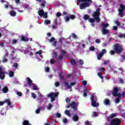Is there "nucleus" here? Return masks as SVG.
<instances>
[{
  "instance_id": "nucleus-33",
  "label": "nucleus",
  "mask_w": 125,
  "mask_h": 125,
  "mask_svg": "<svg viewBox=\"0 0 125 125\" xmlns=\"http://www.w3.org/2000/svg\"><path fill=\"white\" fill-rule=\"evenodd\" d=\"M79 1L81 2H92V0H78Z\"/></svg>"
},
{
  "instance_id": "nucleus-7",
  "label": "nucleus",
  "mask_w": 125,
  "mask_h": 125,
  "mask_svg": "<svg viewBox=\"0 0 125 125\" xmlns=\"http://www.w3.org/2000/svg\"><path fill=\"white\" fill-rule=\"evenodd\" d=\"M39 16H43L45 18H47V14L46 13H44V11L42 9H40L38 12Z\"/></svg>"
},
{
  "instance_id": "nucleus-24",
  "label": "nucleus",
  "mask_w": 125,
  "mask_h": 125,
  "mask_svg": "<svg viewBox=\"0 0 125 125\" xmlns=\"http://www.w3.org/2000/svg\"><path fill=\"white\" fill-rule=\"evenodd\" d=\"M21 40L22 41V42H29V39L26 38L25 36H21Z\"/></svg>"
},
{
  "instance_id": "nucleus-60",
  "label": "nucleus",
  "mask_w": 125,
  "mask_h": 125,
  "mask_svg": "<svg viewBox=\"0 0 125 125\" xmlns=\"http://www.w3.org/2000/svg\"><path fill=\"white\" fill-rule=\"evenodd\" d=\"M56 16L57 17H60L61 16V13L58 12L56 13Z\"/></svg>"
},
{
  "instance_id": "nucleus-31",
  "label": "nucleus",
  "mask_w": 125,
  "mask_h": 125,
  "mask_svg": "<svg viewBox=\"0 0 125 125\" xmlns=\"http://www.w3.org/2000/svg\"><path fill=\"white\" fill-rule=\"evenodd\" d=\"M2 91L3 93H7V92L8 91V88H7V87H5L3 88Z\"/></svg>"
},
{
  "instance_id": "nucleus-64",
  "label": "nucleus",
  "mask_w": 125,
  "mask_h": 125,
  "mask_svg": "<svg viewBox=\"0 0 125 125\" xmlns=\"http://www.w3.org/2000/svg\"><path fill=\"white\" fill-rule=\"evenodd\" d=\"M85 125H91V124H90V123L87 121L85 122Z\"/></svg>"
},
{
  "instance_id": "nucleus-22",
  "label": "nucleus",
  "mask_w": 125,
  "mask_h": 125,
  "mask_svg": "<svg viewBox=\"0 0 125 125\" xmlns=\"http://www.w3.org/2000/svg\"><path fill=\"white\" fill-rule=\"evenodd\" d=\"M103 54L102 53L100 52L97 56L98 60H101V58L103 57Z\"/></svg>"
},
{
  "instance_id": "nucleus-5",
  "label": "nucleus",
  "mask_w": 125,
  "mask_h": 125,
  "mask_svg": "<svg viewBox=\"0 0 125 125\" xmlns=\"http://www.w3.org/2000/svg\"><path fill=\"white\" fill-rule=\"evenodd\" d=\"M71 107L76 111L77 108H78V104L76 102H72L71 104H69L67 106H66V108H70Z\"/></svg>"
},
{
  "instance_id": "nucleus-1",
  "label": "nucleus",
  "mask_w": 125,
  "mask_h": 125,
  "mask_svg": "<svg viewBox=\"0 0 125 125\" xmlns=\"http://www.w3.org/2000/svg\"><path fill=\"white\" fill-rule=\"evenodd\" d=\"M100 8H98L96 9V11H94L93 13L92 14V17L93 18H91L89 19V22H90L91 23V26L93 27H94V22H96L98 23L100 22L101 20H100Z\"/></svg>"
},
{
  "instance_id": "nucleus-62",
  "label": "nucleus",
  "mask_w": 125,
  "mask_h": 125,
  "mask_svg": "<svg viewBox=\"0 0 125 125\" xmlns=\"http://www.w3.org/2000/svg\"><path fill=\"white\" fill-rule=\"evenodd\" d=\"M120 101V98H117L115 100V102L116 104L119 103Z\"/></svg>"
},
{
  "instance_id": "nucleus-25",
  "label": "nucleus",
  "mask_w": 125,
  "mask_h": 125,
  "mask_svg": "<svg viewBox=\"0 0 125 125\" xmlns=\"http://www.w3.org/2000/svg\"><path fill=\"white\" fill-rule=\"evenodd\" d=\"M64 113L68 116V117H71V113L70 112V110H65L64 111Z\"/></svg>"
},
{
  "instance_id": "nucleus-17",
  "label": "nucleus",
  "mask_w": 125,
  "mask_h": 125,
  "mask_svg": "<svg viewBox=\"0 0 125 125\" xmlns=\"http://www.w3.org/2000/svg\"><path fill=\"white\" fill-rule=\"evenodd\" d=\"M87 92H88V89L87 88L83 90V97H86L87 96Z\"/></svg>"
},
{
  "instance_id": "nucleus-23",
  "label": "nucleus",
  "mask_w": 125,
  "mask_h": 125,
  "mask_svg": "<svg viewBox=\"0 0 125 125\" xmlns=\"http://www.w3.org/2000/svg\"><path fill=\"white\" fill-rule=\"evenodd\" d=\"M16 12H15L14 10H12L10 11V15L12 16V17H14V16H16Z\"/></svg>"
},
{
  "instance_id": "nucleus-34",
  "label": "nucleus",
  "mask_w": 125,
  "mask_h": 125,
  "mask_svg": "<svg viewBox=\"0 0 125 125\" xmlns=\"http://www.w3.org/2000/svg\"><path fill=\"white\" fill-rule=\"evenodd\" d=\"M98 76L100 78V79H101V80H103V79H104V77L102 76V74L101 72L98 73Z\"/></svg>"
},
{
  "instance_id": "nucleus-44",
  "label": "nucleus",
  "mask_w": 125,
  "mask_h": 125,
  "mask_svg": "<svg viewBox=\"0 0 125 125\" xmlns=\"http://www.w3.org/2000/svg\"><path fill=\"white\" fill-rule=\"evenodd\" d=\"M36 54H39V55H42V50H39V51L36 52Z\"/></svg>"
},
{
  "instance_id": "nucleus-20",
  "label": "nucleus",
  "mask_w": 125,
  "mask_h": 125,
  "mask_svg": "<svg viewBox=\"0 0 125 125\" xmlns=\"http://www.w3.org/2000/svg\"><path fill=\"white\" fill-rule=\"evenodd\" d=\"M104 105H109L110 104V100L108 99H105L104 101Z\"/></svg>"
},
{
  "instance_id": "nucleus-35",
  "label": "nucleus",
  "mask_w": 125,
  "mask_h": 125,
  "mask_svg": "<svg viewBox=\"0 0 125 125\" xmlns=\"http://www.w3.org/2000/svg\"><path fill=\"white\" fill-rule=\"evenodd\" d=\"M44 23L45 25H49V24H50V21L48 20H45L44 21Z\"/></svg>"
},
{
  "instance_id": "nucleus-47",
  "label": "nucleus",
  "mask_w": 125,
  "mask_h": 125,
  "mask_svg": "<svg viewBox=\"0 0 125 125\" xmlns=\"http://www.w3.org/2000/svg\"><path fill=\"white\" fill-rule=\"evenodd\" d=\"M63 40H65V38H60L59 39V42H60V43H62L63 42Z\"/></svg>"
},
{
  "instance_id": "nucleus-27",
  "label": "nucleus",
  "mask_w": 125,
  "mask_h": 125,
  "mask_svg": "<svg viewBox=\"0 0 125 125\" xmlns=\"http://www.w3.org/2000/svg\"><path fill=\"white\" fill-rule=\"evenodd\" d=\"M115 117H117V114L112 113L109 117H108V118L109 119H113V118H115Z\"/></svg>"
},
{
  "instance_id": "nucleus-39",
  "label": "nucleus",
  "mask_w": 125,
  "mask_h": 125,
  "mask_svg": "<svg viewBox=\"0 0 125 125\" xmlns=\"http://www.w3.org/2000/svg\"><path fill=\"white\" fill-rule=\"evenodd\" d=\"M76 18V16L74 15H70L69 16V19H71V20H74Z\"/></svg>"
},
{
  "instance_id": "nucleus-14",
  "label": "nucleus",
  "mask_w": 125,
  "mask_h": 125,
  "mask_svg": "<svg viewBox=\"0 0 125 125\" xmlns=\"http://www.w3.org/2000/svg\"><path fill=\"white\" fill-rule=\"evenodd\" d=\"M120 8L118 9V11H125V6L124 4H121L120 5Z\"/></svg>"
},
{
  "instance_id": "nucleus-10",
  "label": "nucleus",
  "mask_w": 125,
  "mask_h": 125,
  "mask_svg": "<svg viewBox=\"0 0 125 125\" xmlns=\"http://www.w3.org/2000/svg\"><path fill=\"white\" fill-rule=\"evenodd\" d=\"M90 4L88 2H84V3L81 4L80 5V9H84L85 7H87L89 6Z\"/></svg>"
},
{
  "instance_id": "nucleus-58",
  "label": "nucleus",
  "mask_w": 125,
  "mask_h": 125,
  "mask_svg": "<svg viewBox=\"0 0 125 125\" xmlns=\"http://www.w3.org/2000/svg\"><path fill=\"white\" fill-rule=\"evenodd\" d=\"M95 42L96 43H100V42H101V41L100 40V39H97L95 40Z\"/></svg>"
},
{
  "instance_id": "nucleus-49",
  "label": "nucleus",
  "mask_w": 125,
  "mask_h": 125,
  "mask_svg": "<svg viewBox=\"0 0 125 125\" xmlns=\"http://www.w3.org/2000/svg\"><path fill=\"white\" fill-rule=\"evenodd\" d=\"M55 41V38L52 37L50 40H49V42H54Z\"/></svg>"
},
{
  "instance_id": "nucleus-54",
  "label": "nucleus",
  "mask_w": 125,
  "mask_h": 125,
  "mask_svg": "<svg viewBox=\"0 0 125 125\" xmlns=\"http://www.w3.org/2000/svg\"><path fill=\"white\" fill-rule=\"evenodd\" d=\"M115 23L117 24V26H121V22H120L119 21H116Z\"/></svg>"
},
{
  "instance_id": "nucleus-53",
  "label": "nucleus",
  "mask_w": 125,
  "mask_h": 125,
  "mask_svg": "<svg viewBox=\"0 0 125 125\" xmlns=\"http://www.w3.org/2000/svg\"><path fill=\"white\" fill-rule=\"evenodd\" d=\"M56 118H61V114L57 113Z\"/></svg>"
},
{
  "instance_id": "nucleus-28",
  "label": "nucleus",
  "mask_w": 125,
  "mask_h": 125,
  "mask_svg": "<svg viewBox=\"0 0 125 125\" xmlns=\"http://www.w3.org/2000/svg\"><path fill=\"white\" fill-rule=\"evenodd\" d=\"M9 76L10 78L14 77V72L12 71H10L9 72Z\"/></svg>"
},
{
  "instance_id": "nucleus-43",
  "label": "nucleus",
  "mask_w": 125,
  "mask_h": 125,
  "mask_svg": "<svg viewBox=\"0 0 125 125\" xmlns=\"http://www.w3.org/2000/svg\"><path fill=\"white\" fill-rule=\"evenodd\" d=\"M64 20H65V22H68V21H70V17H64Z\"/></svg>"
},
{
  "instance_id": "nucleus-38",
  "label": "nucleus",
  "mask_w": 125,
  "mask_h": 125,
  "mask_svg": "<svg viewBox=\"0 0 125 125\" xmlns=\"http://www.w3.org/2000/svg\"><path fill=\"white\" fill-rule=\"evenodd\" d=\"M109 23H103V28H107V27H109Z\"/></svg>"
},
{
  "instance_id": "nucleus-50",
  "label": "nucleus",
  "mask_w": 125,
  "mask_h": 125,
  "mask_svg": "<svg viewBox=\"0 0 125 125\" xmlns=\"http://www.w3.org/2000/svg\"><path fill=\"white\" fill-rule=\"evenodd\" d=\"M119 83H122L123 84L124 83L125 81H124V80H123V79L120 78L119 79Z\"/></svg>"
},
{
  "instance_id": "nucleus-29",
  "label": "nucleus",
  "mask_w": 125,
  "mask_h": 125,
  "mask_svg": "<svg viewBox=\"0 0 125 125\" xmlns=\"http://www.w3.org/2000/svg\"><path fill=\"white\" fill-rule=\"evenodd\" d=\"M83 18H84V20H88L89 21V19H90L89 18V15L87 14L84 15Z\"/></svg>"
},
{
  "instance_id": "nucleus-13",
  "label": "nucleus",
  "mask_w": 125,
  "mask_h": 125,
  "mask_svg": "<svg viewBox=\"0 0 125 125\" xmlns=\"http://www.w3.org/2000/svg\"><path fill=\"white\" fill-rule=\"evenodd\" d=\"M4 103H7L8 106H10V108H13V105L11 104V102H10V100H6L4 101Z\"/></svg>"
},
{
  "instance_id": "nucleus-12",
  "label": "nucleus",
  "mask_w": 125,
  "mask_h": 125,
  "mask_svg": "<svg viewBox=\"0 0 125 125\" xmlns=\"http://www.w3.org/2000/svg\"><path fill=\"white\" fill-rule=\"evenodd\" d=\"M119 92V89L117 87H115L113 89V91L112 92V94L113 96H115Z\"/></svg>"
},
{
  "instance_id": "nucleus-36",
  "label": "nucleus",
  "mask_w": 125,
  "mask_h": 125,
  "mask_svg": "<svg viewBox=\"0 0 125 125\" xmlns=\"http://www.w3.org/2000/svg\"><path fill=\"white\" fill-rule=\"evenodd\" d=\"M51 108H52V104H49L47 106V110H51Z\"/></svg>"
},
{
  "instance_id": "nucleus-55",
  "label": "nucleus",
  "mask_w": 125,
  "mask_h": 125,
  "mask_svg": "<svg viewBox=\"0 0 125 125\" xmlns=\"http://www.w3.org/2000/svg\"><path fill=\"white\" fill-rule=\"evenodd\" d=\"M18 66H19L18 63H14L13 67L14 68H18Z\"/></svg>"
},
{
  "instance_id": "nucleus-57",
  "label": "nucleus",
  "mask_w": 125,
  "mask_h": 125,
  "mask_svg": "<svg viewBox=\"0 0 125 125\" xmlns=\"http://www.w3.org/2000/svg\"><path fill=\"white\" fill-rule=\"evenodd\" d=\"M79 62L80 65H83V60H80Z\"/></svg>"
},
{
  "instance_id": "nucleus-3",
  "label": "nucleus",
  "mask_w": 125,
  "mask_h": 125,
  "mask_svg": "<svg viewBox=\"0 0 125 125\" xmlns=\"http://www.w3.org/2000/svg\"><path fill=\"white\" fill-rule=\"evenodd\" d=\"M90 100L91 101V105L92 107H94L95 108H98V107H99V103H97L96 101L94 100V96L93 95H91Z\"/></svg>"
},
{
  "instance_id": "nucleus-51",
  "label": "nucleus",
  "mask_w": 125,
  "mask_h": 125,
  "mask_svg": "<svg viewBox=\"0 0 125 125\" xmlns=\"http://www.w3.org/2000/svg\"><path fill=\"white\" fill-rule=\"evenodd\" d=\"M12 43L13 44H15V43H17V40L15 39H13L12 41Z\"/></svg>"
},
{
  "instance_id": "nucleus-21",
  "label": "nucleus",
  "mask_w": 125,
  "mask_h": 125,
  "mask_svg": "<svg viewBox=\"0 0 125 125\" xmlns=\"http://www.w3.org/2000/svg\"><path fill=\"white\" fill-rule=\"evenodd\" d=\"M118 15L120 16V17H121V18H123L124 16H125V14H124V11H118Z\"/></svg>"
},
{
  "instance_id": "nucleus-40",
  "label": "nucleus",
  "mask_w": 125,
  "mask_h": 125,
  "mask_svg": "<svg viewBox=\"0 0 125 125\" xmlns=\"http://www.w3.org/2000/svg\"><path fill=\"white\" fill-rule=\"evenodd\" d=\"M62 58H63V56L62 55H60L58 56V60H59V61H61L62 60Z\"/></svg>"
},
{
  "instance_id": "nucleus-59",
  "label": "nucleus",
  "mask_w": 125,
  "mask_h": 125,
  "mask_svg": "<svg viewBox=\"0 0 125 125\" xmlns=\"http://www.w3.org/2000/svg\"><path fill=\"white\" fill-rule=\"evenodd\" d=\"M40 112H41V109L40 108H38L36 110V114H40Z\"/></svg>"
},
{
  "instance_id": "nucleus-48",
  "label": "nucleus",
  "mask_w": 125,
  "mask_h": 125,
  "mask_svg": "<svg viewBox=\"0 0 125 125\" xmlns=\"http://www.w3.org/2000/svg\"><path fill=\"white\" fill-rule=\"evenodd\" d=\"M62 122L63 124H67V123H68V119H67V118H64Z\"/></svg>"
},
{
  "instance_id": "nucleus-45",
  "label": "nucleus",
  "mask_w": 125,
  "mask_h": 125,
  "mask_svg": "<svg viewBox=\"0 0 125 125\" xmlns=\"http://www.w3.org/2000/svg\"><path fill=\"white\" fill-rule=\"evenodd\" d=\"M110 63V61L109 60H106L104 61V65H107V64H109Z\"/></svg>"
},
{
  "instance_id": "nucleus-37",
  "label": "nucleus",
  "mask_w": 125,
  "mask_h": 125,
  "mask_svg": "<svg viewBox=\"0 0 125 125\" xmlns=\"http://www.w3.org/2000/svg\"><path fill=\"white\" fill-rule=\"evenodd\" d=\"M89 50L90 51H94V50H95V47H94V46H92L89 47Z\"/></svg>"
},
{
  "instance_id": "nucleus-63",
  "label": "nucleus",
  "mask_w": 125,
  "mask_h": 125,
  "mask_svg": "<svg viewBox=\"0 0 125 125\" xmlns=\"http://www.w3.org/2000/svg\"><path fill=\"white\" fill-rule=\"evenodd\" d=\"M17 94L19 96H22V93L21 92H17Z\"/></svg>"
},
{
  "instance_id": "nucleus-4",
  "label": "nucleus",
  "mask_w": 125,
  "mask_h": 125,
  "mask_svg": "<svg viewBox=\"0 0 125 125\" xmlns=\"http://www.w3.org/2000/svg\"><path fill=\"white\" fill-rule=\"evenodd\" d=\"M59 95V93L56 92H51L48 95V98H51L52 102H53L55 100V97H57Z\"/></svg>"
},
{
  "instance_id": "nucleus-42",
  "label": "nucleus",
  "mask_w": 125,
  "mask_h": 125,
  "mask_svg": "<svg viewBox=\"0 0 125 125\" xmlns=\"http://www.w3.org/2000/svg\"><path fill=\"white\" fill-rule=\"evenodd\" d=\"M55 85L56 87H58V86L60 85V83H59V82H56L55 83Z\"/></svg>"
},
{
  "instance_id": "nucleus-41",
  "label": "nucleus",
  "mask_w": 125,
  "mask_h": 125,
  "mask_svg": "<svg viewBox=\"0 0 125 125\" xmlns=\"http://www.w3.org/2000/svg\"><path fill=\"white\" fill-rule=\"evenodd\" d=\"M101 53H102L103 55H104V54H105V53H107V50H106V49H103L102 50V52H100Z\"/></svg>"
},
{
  "instance_id": "nucleus-8",
  "label": "nucleus",
  "mask_w": 125,
  "mask_h": 125,
  "mask_svg": "<svg viewBox=\"0 0 125 125\" xmlns=\"http://www.w3.org/2000/svg\"><path fill=\"white\" fill-rule=\"evenodd\" d=\"M76 83V82H71L69 85V83H68V82H65L64 85L65 86H67V89H70V88H72V86L75 85Z\"/></svg>"
},
{
  "instance_id": "nucleus-11",
  "label": "nucleus",
  "mask_w": 125,
  "mask_h": 125,
  "mask_svg": "<svg viewBox=\"0 0 125 125\" xmlns=\"http://www.w3.org/2000/svg\"><path fill=\"white\" fill-rule=\"evenodd\" d=\"M102 32L103 35H107L110 33V30L109 29H106L105 28H103L102 29Z\"/></svg>"
},
{
  "instance_id": "nucleus-30",
  "label": "nucleus",
  "mask_w": 125,
  "mask_h": 125,
  "mask_svg": "<svg viewBox=\"0 0 125 125\" xmlns=\"http://www.w3.org/2000/svg\"><path fill=\"white\" fill-rule=\"evenodd\" d=\"M95 117H98V114L96 112H94L92 113V117L95 118Z\"/></svg>"
},
{
  "instance_id": "nucleus-56",
  "label": "nucleus",
  "mask_w": 125,
  "mask_h": 125,
  "mask_svg": "<svg viewBox=\"0 0 125 125\" xmlns=\"http://www.w3.org/2000/svg\"><path fill=\"white\" fill-rule=\"evenodd\" d=\"M8 60L6 59L5 58L2 59V63H4V62H7Z\"/></svg>"
},
{
  "instance_id": "nucleus-6",
  "label": "nucleus",
  "mask_w": 125,
  "mask_h": 125,
  "mask_svg": "<svg viewBox=\"0 0 125 125\" xmlns=\"http://www.w3.org/2000/svg\"><path fill=\"white\" fill-rule=\"evenodd\" d=\"M121 125V120L119 118H114L111 121L110 125Z\"/></svg>"
},
{
  "instance_id": "nucleus-32",
  "label": "nucleus",
  "mask_w": 125,
  "mask_h": 125,
  "mask_svg": "<svg viewBox=\"0 0 125 125\" xmlns=\"http://www.w3.org/2000/svg\"><path fill=\"white\" fill-rule=\"evenodd\" d=\"M118 37L119 38H120V39H123V38L125 39V34H123L122 33H119Z\"/></svg>"
},
{
  "instance_id": "nucleus-16",
  "label": "nucleus",
  "mask_w": 125,
  "mask_h": 125,
  "mask_svg": "<svg viewBox=\"0 0 125 125\" xmlns=\"http://www.w3.org/2000/svg\"><path fill=\"white\" fill-rule=\"evenodd\" d=\"M40 2V6L41 7H45V5L46 4V1L45 0H42Z\"/></svg>"
},
{
  "instance_id": "nucleus-26",
  "label": "nucleus",
  "mask_w": 125,
  "mask_h": 125,
  "mask_svg": "<svg viewBox=\"0 0 125 125\" xmlns=\"http://www.w3.org/2000/svg\"><path fill=\"white\" fill-rule=\"evenodd\" d=\"M22 125H31V124H30V123H29V121L24 120L22 122Z\"/></svg>"
},
{
  "instance_id": "nucleus-46",
  "label": "nucleus",
  "mask_w": 125,
  "mask_h": 125,
  "mask_svg": "<svg viewBox=\"0 0 125 125\" xmlns=\"http://www.w3.org/2000/svg\"><path fill=\"white\" fill-rule=\"evenodd\" d=\"M99 71L100 72H103L104 71H105V68L104 67H100L99 69Z\"/></svg>"
},
{
  "instance_id": "nucleus-19",
  "label": "nucleus",
  "mask_w": 125,
  "mask_h": 125,
  "mask_svg": "<svg viewBox=\"0 0 125 125\" xmlns=\"http://www.w3.org/2000/svg\"><path fill=\"white\" fill-rule=\"evenodd\" d=\"M70 63L73 66H76L77 65V62H76V61L74 59H70Z\"/></svg>"
},
{
  "instance_id": "nucleus-2",
  "label": "nucleus",
  "mask_w": 125,
  "mask_h": 125,
  "mask_svg": "<svg viewBox=\"0 0 125 125\" xmlns=\"http://www.w3.org/2000/svg\"><path fill=\"white\" fill-rule=\"evenodd\" d=\"M113 50L110 51V54L111 55H114L115 53L117 54H121L124 51V47L123 45L119 43H116L113 46Z\"/></svg>"
},
{
  "instance_id": "nucleus-18",
  "label": "nucleus",
  "mask_w": 125,
  "mask_h": 125,
  "mask_svg": "<svg viewBox=\"0 0 125 125\" xmlns=\"http://www.w3.org/2000/svg\"><path fill=\"white\" fill-rule=\"evenodd\" d=\"M26 81L28 82V83L29 85H32V83H33V81L31 80V78L30 77L26 78Z\"/></svg>"
},
{
  "instance_id": "nucleus-15",
  "label": "nucleus",
  "mask_w": 125,
  "mask_h": 125,
  "mask_svg": "<svg viewBox=\"0 0 125 125\" xmlns=\"http://www.w3.org/2000/svg\"><path fill=\"white\" fill-rule=\"evenodd\" d=\"M79 117L78 114H74L73 115V117L72 118V120L74 121V122H78V121H79Z\"/></svg>"
},
{
  "instance_id": "nucleus-9",
  "label": "nucleus",
  "mask_w": 125,
  "mask_h": 125,
  "mask_svg": "<svg viewBox=\"0 0 125 125\" xmlns=\"http://www.w3.org/2000/svg\"><path fill=\"white\" fill-rule=\"evenodd\" d=\"M5 78V72L2 71V67L0 66V80H4Z\"/></svg>"
},
{
  "instance_id": "nucleus-61",
  "label": "nucleus",
  "mask_w": 125,
  "mask_h": 125,
  "mask_svg": "<svg viewBox=\"0 0 125 125\" xmlns=\"http://www.w3.org/2000/svg\"><path fill=\"white\" fill-rule=\"evenodd\" d=\"M122 58L123 60L121 61V62H124V60H125V54H123L122 55Z\"/></svg>"
},
{
  "instance_id": "nucleus-52",
  "label": "nucleus",
  "mask_w": 125,
  "mask_h": 125,
  "mask_svg": "<svg viewBox=\"0 0 125 125\" xmlns=\"http://www.w3.org/2000/svg\"><path fill=\"white\" fill-rule=\"evenodd\" d=\"M71 37L72 38H73V39H77V35H76L75 33H72L71 35Z\"/></svg>"
}]
</instances>
